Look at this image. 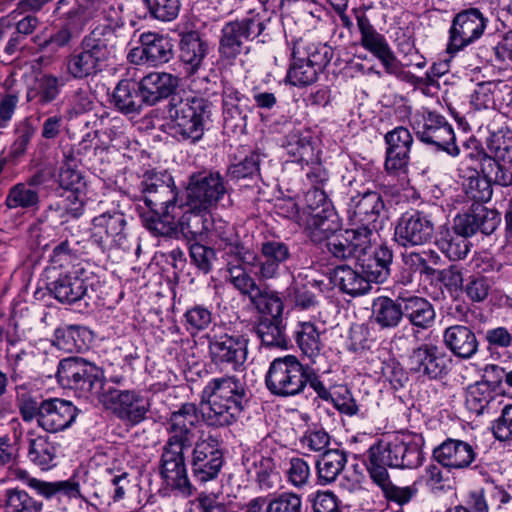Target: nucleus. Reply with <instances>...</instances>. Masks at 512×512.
Segmentation results:
<instances>
[{"mask_svg": "<svg viewBox=\"0 0 512 512\" xmlns=\"http://www.w3.org/2000/svg\"><path fill=\"white\" fill-rule=\"evenodd\" d=\"M87 8L97 18V24L63 62L65 74L73 80L93 79L99 75L115 58L117 50L129 41V28L119 10L108 0H89Z\"/></svg>", "mask_w": 512, "mask_h": 512, "instance_id": "f257e3e1", "label": "nucleus"}, {"mask_svg": "<svg viewBox=\"0 0 512 512\" xmlns=\"http://www.w3.org/2000/svg\"><path fill=\"white\" fill-rule=\"evenodd\" d=\"M228 183L218 171H201L189 176L185 189V209L175 221L181 234L189 241L208 232L211 225V211L228 194Z\"/></svg>", "mask_w": 512, "mask_h": 512, "instance_id": "f03ea898", "label": "nucleus"}, {"mask_svg": "<svg viewBox=\"0 0 512 512\" xmlns=\"http://www.w3.org/2000/svg\"><path fill=\"white\" fill-rule=\"evenodd\" d=\"M198 422L197 406L190 402L172 411L164 422L167 440L162 447L159 472L167 485L183 491L190 488L184 451L195 441Z\"/></svg>", "mask_w": 512, "mask_h": 512, "instance_id": "7ed1b4c3", "label": "nucleus"}, {"mask_svg": "<svg viewBox=\"0 0 512 512\" xmlns=\"http://www.w3.org/2000/svg\"><path fill=\"white\" fill-rule=\"evenodd\" d=\"M139 188L151 212L150 216H143L144 226L156 235H168L181 211L173 177L167 172L149 170L143 174Z\"/></svg>", "mask_w": 512, "mask_h": 512, "instance_id": "20e7f679", "label": "nucleus"}, {"mask_svg": "<svg viewBox=\"0 0 512 512\" xmlns=\"http://www.w3.org/2000/svg\"><path fill=\"white\" fill-rule=\"evenodd\" d=\"M324 212L325 209H312L310 217L307 218V227L311 230V237L314 241L326 239L325 246L331 257L341 261L349 259L358 261L376 243L378 232L367 227L348 229L343 233L328 236L327 232L332 228Z\"/></svg>", "mask_w": 512, "mask_h": 512, "instance_id": "39448f33", "label": "nucleus"}, {"mask_svg": "<svg viewBox=\"0 0 512 512\" xmlns=\"http://www.w3.org/2000/svg\"><path fill=\"white\" fill-rule=\"evenodd\" d=\"M202 402L208 405L205 418L209 425L230 426L240 418L244 410L246 389L236 376L213 378L202 391Z\"/></svg>", "mask_w": 512, "mask_h": 512, "instance_id": "423d86ee", "label": "nucleus"}, {"mask_svg": "<svg viewBox=\"0 0 512 512\" xmlns=\"http://www.w3.org/2000/svg\"><path fill=\"white\" fill-rule=\"evenodd\" d=\"M424 438L420 434L406 433L388 442H379L368 450L367 469H415L424 461Z\"/></svg>", "mask_w": 512, "mask_h": 512, "instance_id": "0eeeda50", "label": "nucleus"}, {"mask_svg": "<svg viewBox=\"0 0 512 512\" xmlns=\"http://www.w3.org/2000/svg\"><path fill=\"white\" fill-rule=\"evenodd\" d=\"M333 51L330 46L311 41L307 38L296 40L292 48V63L290 64L286 81L297 87L313 84L320 72L332 59Z\"/></svg>", "mask_w": 512, "mask_h": 512, "instance_id": "6e6552de", "label": "nucleus"}, {"mask_svg": "<svg viewBox=\"0 0 512 512\" xmlns=\"http://www.w3.org/2000/svg\"><path fill=\"white\" fill-rule=\"evenodd\" d=\"M169 103V129L179 141L195 143L204 134L205 121L210 117V103L200 97H187L177 103Z\"/></svg>", "mask_w": 512, "mask_h": 512, "instance_id": "1a4fd4ad", "label": "nucleus"}, {"mask_svg": "<svg viewBox=\"0 0 512 512\" xmlns=\"http://www.w3.org/2000/svg\"><path fill=\"white\" fill-rule=\"evenodd\" d=\"M58 381L83 397H95L100 401L107 381L102 368L80 357L61 360L57 370Z\"/></svg>", "mask_w": 512, "mask_h": 512, "instance_id": "9d476101", "label": "nucleus"}, {"mask_svg": "<svg viewBox=\"0 0 512 512\" xmlns=\"http://www.w3.org/2000/svg\"><path fill=\"white\" fill-rule=\"evenodd\" d=\"M50 294L63 304H74L81 300L92 299L94 286L98 282L92 272L84 266H72L47 278Z\"/></svg>", "mask_w": 512, "mask_h": 512, "instance_id": "9b49d317", "label": "nucleus"}, {"mask_svg": "<svg viewBox=\"0 0 512 512\" xmlns=\"http://www.w3.org/2000/svg\"><path fill=\"white\" fill-rule=\"evenodd\" d=\"M305 368L294 355L275 358L265 377L268 390L276 396H295L306 387Z\"/></svg>", "mask_w": 512, "mask_h": 512, "instance_id": "f8f14e48", "label": "nucleus"}, {"mask_svg": "<svg viewBox=\"0 0 512 512\" xmlns=\"http://www.w3.org/2000/svg\"><path fill=\"white\" fill-rule=\"evenodd\" d=\"M120 420L137 425L146 419L150 401L140 391L108 386L99 401Z\"/></svg>", "mask_w": 512, "mask_h": 512, "instance_id": "ddd939ff", "label": "nucleus"}, {"mask_svg": "<svg viewBox=\"0 0 512 512\" xmlns=\"http://www.w3.org/2000/svg\"><path fill=\"white\" fill-rule=\"evenodd\" d=\"M211 360L219 366L241 371L248 356L249 339L237 331L207 335Z\"/></svg>", "mask_w": 512, "mask_h": 512, "instance_id": "4468645a", "label": "nucleus"}, {"mask_svg": "<svg viewBox=\"0 0 512 512\" xmlns=\"http://www.w3.org/2000/svg\"><path fill=\"white\" fill-rule=\"evenodd\" d=\"M264 29V20L253 11L246 17L225 23L219 42L221 57L228 60L235 59L242 51L244 40H254Z\"/></svg>", "mask_w": 512, "mask_h": 512, "instance_id": "2eb2a0df", "label": "nucleus"}, {"mask_svg": "<svg viewBox=\"0 0 512 512\" xmlns=\"http://www.w3.org/2000/svg\"><path fill=\"white\" fill-rule=\"evenodd\" d=\"M488 19L478 8L458 12L451 22L446 51L454 55L479 40L487 27Z\"/></svg>", "mask_w": 512, "mask_h": 512, "instance_id": "dca6fc26", "label": "nucleus"}, {"mask_svg": "<svg viewBox=\"0 0 512 512\" xmlns=\"http://www.w3.org/2000/svg\"><path fill=\"white\" fill-rule=\"evenodd\" d=\"M232 235L225 236L229 241L224 248V257L227 266V281L243 296L248 298L259 287L256 280L247 271V265H254L256 255L244 248L241 243L231 242Z\"/></svg>", "mask_w": 512, "mask_h": 512, "instance_id": "f3484780", "label": "nucleus"}, {"mask_svg": "<svg viewBox=\"0 0 512 512\" xmlns=\"http://www.w3.org/2000/svg\"><path fill=\"white\" fill-rule=\"evenodd\" d=\"M435 235V219L431 213L411 209L398 218L394 238L405 248L430 243Z\"/></svg>", "mask_w": 512, "mask_h": 512, "instance_id": "a211bd4d", "label": "nucleus"}, {"mask_svg": "<svg viewBox=\"0 0 512 512\" xmlns=\"http://www.w3.org/2000/svg\"><path fill=\"white\" fill-rule=\"evenodd\" d=\"M414 130L420 141L434 145L452 156L459 154V148L454 143L453 128L445 117L434 112L423 114L421 119L415 121Z\"/></svg>", "mask_w": 512, "mask_h": 512, "instance_id": "6ab92c4d", "label": "nucleus"}, {"mask_svg": "<svg viewBox=\"0 0 512 512\" xmlns=\"http://www.w3.org/2000/svg\"><path fill=\"white\" fill-rule=\"evenodd\" d=\"M190 464L196 480L203 483L214 480L223 466V454L218 441L211 435L198 439L192 450Z\"/></svg>", "mask_w": 512, "mask_h": 512, "instance_id": "aec40b11", "label": "nucleus"}, {"mask_svg": "<svg viewBox=\"0 0 512 512\" xmlns=\"http://www.w3.org/2000/svg\"><path fill=\"white\" fill-rule=\"evenodd\" d=\"M386 144L384 167L392 175L406 174L413 145L411 132L403 126H397L384 136Z\"/></svg>", "mask_w": 512, "mask_h": 512, "instance_id": "412c9836", "label": "nucleus"}, {"mask_svg": "<svg viewBox=\"0 0 512 512\" xmlns=\"http://www.w3.org/2000/svg\"><path fill=\"white\" fill-rule=\"evenodd\" d=\"M139 41L141 45L133 48L128 54V60L131 63L159 66L172 59L173 44L168 37L146 32L140 35Z\"/></svg>", "mask_w": 512, "mask_h": 512, "instance_id": "4be33fe9", "label": "nucleus"}, {"mask_svg": "<svg viewBox=\"0 0 512 512\" xmlns=\"http://www.w3.org/2000/svg\"><path fill=\"white\" fill-rule=\"evenodd\" d=\"M512 163L483 158L482 172L485 179H470V197L475 201L486 202L492 197L491 182L503 187L512 186Z\"/></svg>", "mask_w": 512, "mask_h": 512, "instance_id": "5701e85b", "label": "nucleus"}, {"mask_svg": "<svg viewBox=\"0 0 512 512\" xmlns=\"http://www.w3.org/2000/svg\"><path fill=\"white\" fill-rule=\"evenodd\" d=\"M126 218L120 211H107L92 220L91 241L101 250L120 245L124 239Z\"/></svg>", "mask_w": 512, "mask_h": 512, "instance_id": "b1692460", "label": "nucleus"}, {"mask_svg": "<svg viewBox=\"0 0 512 512\" xmlns=\"http://www.w3.org/2000/svg\"><path fill=\"white\" fill-rule=\"evenodd\" d=\"M79 414L78 408L68 400L50 398L42 401L39 426L50 433L69 428Z\"/></svg>", "mask_w": 512, "mask_h": 512, "instance_id": "393cba45", "label": "nucleus"}, {"mask_svg": "<svg viewBox=\"0 0 512 512\" xmlns=\"http://www.w3.org/2000/svg\"><path fill=\"white\" fill-rule=\"evenodd\" d=\"M348 213L358 227L373 228L385 205L382 196L377 191L366 190L352 195L348 202Z\"/></svg>", "mask_w": 512, "mask_h": 512, "instance_id": "a878e982", "label": "nucleus"}, {"mask_svg": "<svg viewBox=\"0 0 512 512\" xmlns=\"http://www.w3.org/2000/svg\"><path fill=\"white\" fill-rule=\"evenodd\" d=\"M410 370L436 379L447 372L446 355L434 344L424 343L413 349L409 356Z\"/></svg>", "mask_w": 512, "mask_h": 512, "instance_id": "bb28decb", "label": "nucleus"}, {"mask_svg": "<svg viewBox=\"0 0 512 512\" xmlns=\"http://www.w3.org/2000/svg\"><path fill=\"white\" fill-rule=\"evenodd\" d=\"M476 452L469 443L448 438L433 450V458L448 469H465L476 459Z\"/></svg>", "mask_w": 512, "mask_h": 512, "instance_id": "cd10ccee", "label": "nucleus"}, {"mask_svg": "<svg viewBox=\"0 0 512 512\" xmlns=\"http://www.w3.org/2000/svg\"><path fill=\"white\" fill-rule=\"evenodd\" d=\"M290 258L289 247L276 240H270L261 244L260 256H256V275L260 280L276 278L281 266Z\"/></svg>", "mask_w": 512, "mask_h": 512, "instance_id": "c85d7f7f", "label": "nucleus"}, {"mask_svg": "<svg viewBox=\"0 0 512 512\" xmlns=\"http://www.w3.org/2000/svg\"><path fill=\"white\" fill-rule=\"evenodd\" d=\"M447 349L462 360L472 359L479 351V341L475 332L465 325H452L443 332Z\"/></svg>", "mask_w": 512, "mask_h": 512, "instance_id": "c756f323", "label": "nucleus"}, {"mask_svg": "<svg viewBox=\"0 0 512 512\" xmlns=\"http://www.w3.org/2000/svg\"><path fill=\"white\" fill-rule=\"evenodd\" d=\"M139 85L145 105L153 106L175 91L178 78L166 72H152L144 76Z\"/></svg>", "mask_w": 512, "mask_h": 512, "instance_id": "7c9ffc66", "label": "nucleus"}, {"mask_svg": "<svg viewBox=\"0 0 512 512\" xmlns=\"http://www.w3.org/2000/svg\"><path fill=\"white\" fill-rule=\"evenodd\" d=\"M180 59L186 72L194 75L202 67L209 52L208 42L197 31L183 33L180 39Z\"/></svg>", "mask_w": 512, "mask_h": 512, "instance_id": "2f4dec72", "label": "nucleus"}, {"mask_svg": "<svg viewBox=\"0 0 512 512\" xmlns=\"http://www.w3.org/2000/svg\"><path fill=\"white\" fill-rule=\"evenodd\" d=\"M330 280L340 291L352 297L365 295L372 288L362 270H355L348 265L335 267L330 273Z\"/></svg>", "mask_w": 512, "mask_h": 512, "instance_id": "473e14b6", "label": "nucleus"}, {"mask_svg": "<svg viewBox=\"0 0 512 512\" xmlns=\"http://www.w3.org/2000/svg\"><path fill=\"white\" fill-rule=\"evenodd\" d=\"M393 252L387 245H380L372 254L362 255L358 263L371 282L382 283L390 275Z\"/></svg>", "mask_w": 512, "mask_h": 512, "instance_id": "72a5a7b5", "label": "nucleus"}, {"mask_svg": "<svg viewBox=\"0 0 512 512\" xmlns=\"http://www.w3.org/2000/svg\"><path fill=\"white\" fill-rule=\"evenodd\" d=\"M112 103L123 114L139 113L145 104L139 82L132 79L120 80L113 91Z\"/></svg>", "mask_w": 512, "mask_h": 512, "instance_id": "f704fd0d", "label": "nucleus"}, {"mask_svg": "<svg viewBox=\"0 0 512 512\" xmlns=\"http://www.w3.org/2000/svg\"><path fill=\"white\" fill-rule=\"evenodd\" d=\"M403 318L419 329H427L434 324L435 310L425 298L419 296L399 297Z\"/></svg>", "mask_w": 512, "mask_h": 512, "instance_id": "c9c22d12", "label": "nucleus"}, {"mask_svg": "<svg viewBox=\"0 0 512 512\" xmlns=\"http://www.w3.org/2000/svg\"><path fill=\"white\" fill-rule=\"evenodd\" d=\"M367 471L371 480L381 489L387 501L403 506L409 503L417 494V488L414 486L399 487L393 484L386 468L367 469Z\"/></svg>", "mask_w": 512, "mask_h": 512, "instance_id": "e433bc0d", "label": "nucleus"}, {"mask_svg": "<svg viewBox=\"0 0 512 512\" xmlns=\"http://www.w3.org/2000/svg\"><path fill=\"white\" fill-rule=\"evenodd\" d=\"M403 319L401 300L395 301L387 296H380L372 302V320L381 329L396 328Z\"/></svg>", "mask_w": 512, "mask_h": 512, "instance_id": "4c0bfd02", "label": "nucleus"}, {"mask_svg": "<svg viewBox=\"0 0 512 512\" xmlns=\"http://www.w3.org/2000/svg\"><path fill=\"white\" fill-rule=\"evenodd\" d=\"M63 86L62 77L51 73L41 74L36 78L34 87L28 91L27 99L40 105H47L57 99Z\"/></svg>", "mask_w": 512, "mask_h": 512, "instance_id": "58836bf2", "label": "nucleus"}, {"mask_svg": "<svg viewBox=\"0 0 512 512\" xmlns=\"http://www.w3.org/2000/svg\"><path fill=\"white\" fill-rule=\"evenodd\" d=\"M285 328L282 316L261 317L255 326V331L263 345L286 348Z\"/></svg>", "mask_w": 512, "mask_h": 512, "instance_id": "ea45409f", "label": "nucleus"}, {"mask_svg": "<svg viewBox=\"0 0 512 512\" xmlns=\"http://www.w3.org/2000/svg\"><path fill=\"white\" fill-rule=\"evenodd\" d=\"M287 153L298 163H314L318 160L312 137L300 131L289 133L283 143Z\"/></svg>", "mask_w": 512, "mask_h": 512, "instance_id": "a19ab883", "label": "nucleus"}, {"mask_svg": "<svg viewBox=\"0 0 512 512\" xmlns=\"http://www.w3.org/2000/svg\"><path fill=\"white\" fill-rule=\"evenodd\" d=\"M435 244L438 249L452 261L464 259L470 250V242L468 239L453 229L445 227L439 231Z\"/></svg>", "mask_w": 512, "mask_h": 512, "instance_id": "79ce46f5", "label": "nucleus"}, {"mask_svg": "<svg viewBox=\"0 0 512 512\" xmlns=\"http://www.w3.org/2000/svg\"><path fill=\"white\" fill-rule=\"evenodd\" d=\"M347 462L346 454L340 450H327L316 462L317 477L321 485L333 483Z\"/></svg>", "mask_w": 512, "mask_h": 512, "instance_id": "37998d69", "label": "nucleus"}, {"mask_svg": "<svg viewBox=\"0 0 512 512\" xmlns=\"http://www.w3.org/2000/svg\"><path fill=\"white\" fill-rule=\"evenodd\" d=\"M487 132L485 145L488 153L483 158L512 163V132L503 129L493 131L490 128H487Z\"/></svg>", "mask_w": 512, "mask_h": 512, "instance_id": "c03bdc74", "label": "nucleus"}, {"mask_svg": "<svg viewBox=\"0 0 512 512\" xmlns=\"http://www.w3.org/2000/svg\"><path fill=\"white\" fill-rule=\"evenodd\" d=\"M353 12L361 34V46L372 55L386 48L389 45L386 38L374 28L367 15L364 12H359L357 9H353Z\"/></svg>", "mask_w": 512, "mask_h": 512, "instance_id": "a18cd8bd", "label": "nucleus"}, {"mask_svg": "<svg viewBox=\"0 0 512 512\" xmlns=\"http://www.w3.org/2000/svg\"><path fill=\"white\" fill-rule=\"evenodd\" d=\"M250 303L262 317L282 316L284 305L277 292L259 286L249 297Z\"/></svg>", "mask_w": 512, "mask_h": 512, "instance_id": "49530a36", "label": "nucleus"}, {"mask_svg": "<svg viewBox=\"0 0 512 512\" xmlns=\"http://www.w3.org/2000/svg\"><path fill=\"white\" fill-rule=\"evenodd\" d=\"M39 203V189L22 183L12 186L5 200V204L9 209L36 210L39 207Z\"/></svg>", "mask_w": 512, "mask_h": 512, "instance_id": "de8ad7c7", "label": "nucleus"}, {"mask_svg": "<svg viewBox=\"0 0 512 512\" xmlns=\"http://www.w3.org/2000/svg\"><path fill=\"white\" fill-rule=\"evenodd\" d=\"M314 165L311 167L310 171L307 173V178L314 185V188L309 190L306 194V202L308 208V217L312 212V209L322 210L320 206H323L326 203V195L324 191L321 190L320 186H322L328 180V172L324 167H322L317 161L313 163Z\"/></svg>", "mask_w": 512, "mask_h": 512, "instance_id": "09e8293b", "label": "nucleus"}, {"mask_svg": "<svg viewBox=\"0 0 512 512\" xmlns=\"http://www.w3.org/2000/svg\"><path fill=\"white\" fill-rule=\"evenodd\" d=\"M318 327L311 322H301L297 331V344L302 353L312 361L321 354L323 343Z\"/></svg>", "mask_w": 512, "mask_h": 512, "instance_id": "8fccbe9b", "label": "nucleus"}, {"mask_svg": "<svg viewBox=\"0 0 512 512\" xmlns=\"http://www.w3.org/2000/svg\"><path fill=\"white\" fill-rule=\"evenodd\" d=\"M57 448L48 437L39 436L30 441L28 457L41 469L47 470L53 467Z\"/></svg>", "mask_w": 512, "mask_h": 512, "instance_id": "3c124183", "label": "nucleus"}, {"mask_svg": "<svg viewBox=\"0 0 512 512\" xmlns=\"http://www.w3.org/2000/svg\"><path fill=\"white\" fill-rule=\"evenodd\" d=\"M85 330L80 326L68 325L55 330L53 344L66 353L79 352L85 347L83 333Z\"/></svg>", "mask_w": 512, "mask_h": 512, "instance_id": "603ef678", "label": "nucleus"}, {"mask_svg": "<svg viewBox=\"0 0 512 512\" xmlns=\"http://www.w3.org/2000/svg\"><path fill=\"white\" fill-rule=\"evenodd\" d=\"M76 260V255L69 242L67 240L62 241L52 250L49 266L45 270L47 278L57 275L60 271L69 270L72 266H83L81 263H75Z\"/></svg>", "mask_w": 512, "mask_h": 512, "instance_id": "864d4df0", "label": "nucleus"}, {"mask_svg": "<svg viewBox=\"0 0 512 512\" xmlns=\"http://www.w3.org/2000/svg\"><path fill=\"white\" fill-rule=\"evenodd\" d=\"M493 393L486 382H478L470 386L466 393V407L476 415L489 412L493 402Z\"/></svg>", "mask_w": 512, "mask_h": 512, "instance_id": "5fc2aeb1", "label": "nucleus"}, {"mask_svg": "<svg viewBox=\"0 0 512 512\" xmlns=\"http://www.w3.org/2000/svg\"><path fill=\"white\" fill-rule=\"evenodd\" d=\"M79 34V32L62 25L55 33L46 39H42L41 36L36 35L33 37V42L37 45L39 51L54 53L70 45Z\"/></svg>", "mask_w": 512, "mask_h": 512, "instance_id": "6e6d98bb", "label": "nucleus"}, {"mask_svg": "<svg viewBox=\"0 0 512 512\" xmlns=\"http://www.w3.org/2000/svg\"><path fill=\"white\" fill-rule=\"evenodd\" d=\"M149 16L157 21L171 22L181 10L182 0H142Z\"/></svg>", "mask_w": 512, "mask_h": 512, "instance_id": "4d7b16f0", "label": "nucleus"}, {"mask_svg": "<svg viewBox=\"0 0 512 512\" xmlns=\"http://www.w3.org/2000/svg\"><path fill=\"white\" fill-rule=\"evenodd\" d=\"M501 82L485 81L478 83L471 94L470 103L477 109H489L495 106V96L501 92Z\"/></svg>", "mask_w": 512, "mask_h": 512, "instance_id": "13d9d810", "label": "nucleus"}, {"mask_svg": "<svg viewBox=\"0 0 512 512\" xmlns=\"http://www.w3.org/2000/svg\"><path fill=\"white\" fill-rule=\"evenodd\" d=\"M472 207L474 220L477 225V232L484 235H491L501 222V216L495 209H489L482 204L481 201H476Z\"/></svg>", "mask_w": 512, "mask_h": 512, "instance_id": "bf43d9fd", "label": "nucleus"}, {"mask_svg": "<svg viewBox=\"0 0 512 512\" xmlns=\"http://www.w3.org/2000/svg\"><path fill=\"white\" fill-rule=\"evenodd\" d=\"M16 403L25 422L36 419L39 424L42 401L39 403L23 386H18L16 388Z\"/></svg>", "mask_w": 512, "mask_h": 512, "instance_id": "052dcab7", "label": "nucleus"}, {"mask_svg": "<svg viewBox=\"0 0 512 512\" xmlns=\"http://www.w3.org/2000/svg\"><path fill=\"white\" fill-rule=\"evenodd\" d=\"M6 496L7 512H41L42 505L33 500L23 490H9Z\"/></svg>", "mask_w": 512, "mask_h": 512, "instance_id": "680f3d73", "label": "nucleus"}, {"mask_svg": "<svg viewBox=\"0 0 512 512\" xmlns=\"http://www.w3.org/2000/svg\"><path fill=\"white\" fill-rule=\"evenodd\" d=\"M243 464L248 473L255 474L259 482H266L274 468L273 460L259 453H250L244 456Z\"/></svg>", "mask_w": 512, "mask_h": 512, "instance_id": "e2e57ef3", "label": "nucleus"}, {"mask_svg": "<svg viewBox=\"0 0 512 512\" xmlns=\"http://www.w3.org/2000/svg\"><path fill=\"white\" fill-rule=\"evenodd\" d=\"M266 512H302V499L293 492H283L266 500Z\"/></svg>", "mask_w": 512, "mask_h": 512, "instance_id": "0e129e2a", "label": "nucleus"}, {"mask_svg": "<svg viewBox=\"0 0 512 512\" xmlns=\"http://www.w3.org/2000/svg\"><path fill=\"white\" fill-rule=\"evenodd\" d=\"M286 474L288 482L295 488H305L310 484V467L302 458H292L289 462V468L287 469Z\"/></svg>", "mask_w": 512, "mask_h": 512, "instance_id": "69168bd1", "label": "nucleus"}, {"mask_svg": "<svg viewBox=\"0 0 512 512\" xmlns=\"http://www.w3.org/2000/svg\"><path fill=\"white\" fill-rule=\"evenodd\" d=\"M420 479L432 491H444L446 487H449L448 472H444L438 463L427 465Z\"/></svg>", "mask_w": 512, "mask_h": 512, "instance_id": "338daca9", "label": "nucleus"}, {"mask_svg": "<svg viewBox=\"0 0 512 512\" xmlns=\"http://www.w3.org/2000/svg\"><path fill=\"white\" fill-rule=\"evenodd\" d=\"M186 321V329L191 334L205 330L211 324L212 314L203 306H194L187 310L184 315Z\"/></svg>", "mask_w": 512, "mask_h": 512, "instance_id": "774afa93", "label": "nucleus"}]
</instances>
